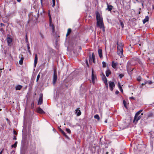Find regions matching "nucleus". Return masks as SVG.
<instances>
[{
  "instance_id": "f257e3e1",
  "label": "nucleus",
  "mask_w": 154,
  "mask_h": 154,
  "mask_svg": "<svg viewBox=\"0 0 154 154\" xmlns=\"http://www.w3.org/2000/svg\"><path fill=\"white\" fill-rule=\"evenodd\" d=\"M97 26L100 29H102L103 32H105V27L103 20H97Z\"/></svg>"
},
{
  "instance_id": "f03ea898",
  "label": "nucleus",
  "mask_w": 154,
  "mask_h": 154,
  "mask_svg": "<svg viewBox=\"0 0 154 154\" xmlns=\"http://www.w3.org/2000/svg\"><path fill=\"white\" fill-rule=\"evenodd\" d=\"M89 61L90 63L94 62L95 63V58L94 53H93L91 56H90L89 57Z\"/></svg>"
},
{
  "instance_id": "7ed1b4c3",
  "label": "nucleus",
  "mask_w": 154,
  "mask_h": 154,
  "mask_svg": "<svg viewBox=\"0 0 154 154\" xmlns=\"http://www.w3.org/2000/svg\"><path fill=\"white\" fill-rule=\"evenodd\" d=\"M57 79V76L56 72L55 71H54L53 82V84L54 85L56 83Z\"/></svg>"
},
{
  "instance_id": "20e7f679",
  "label": "nucleus",
  "mask_w": 154,
  "mask_h": 154,
  "mask_svg": "<svg viewBox=\"0 0 154 154\" xmlns=\"http://www.w3.org/2000/svg\"><path fill=\"white\" fill-rule=\"evenodd\" d=\"M50 26L52 29V32L54 33L55 32L54 26L52 21V20H50Z\"/></svg>"
},
{
  "instance_id": "39448f33",
  "label": "nucleus",
  "mask_w": 154,
  "mask_h": 154,
  "mask_svg": "<svg viewBox=\"0 0 154 154\" xmlns=\"http://www.w3.org/2000/svg\"><path fill=\"white\" fill-rule=\"evenodd\" d=\"M109 84L110 89L111 91H112L115 86L114 83L113 82L110 81L109 82Z\"/></svg>"
},
{
  "instance_id": "423d86ee",
  "label": "nucleus",
  "mask_w": 154,
  "mask_h": 154,
  "mask_svg": "<svg viewBox=\"0 0 154 154\" xmlns=\"http://www.w3.org/2000/svg\"><path fill=\"white\" fill-rule=\"evenodd\" d=\"M96 19H102V17L98 11L96 12Z\"/></svg>"
},
{
  "instance_id": "0eeeda50",
  "label": "nucleus",
  "mask_w": 154,
  "mask_h": 154,
  "mask_svg": "<svg viewBox=\"0 0 154 154\" xmlns=\"http://www.w3.org/2000/svg\"><path fill=\"white\" fill-rule=\"evenodd\" d=\"M92 81L93 82V84L94 83V81L95 80L96 78V76L95 75H94V70L92 69Z\"/></svg>"
},
{
  "instance_id": "6e6552de",
  "label": "nucleus",
  "mask_w": 154,
  "mask_h": 154,
  "mask_svg": "<svg viewBox=\"0 0 154 154\" xmlns=\"http://www.w3.org/2000/svg\"><path fill=\"white\" fill-rule=\"evenodd\" d=\"M42 95L41 94L40 95L39 98L38 102V104L41 105L42 103Z\"/></svg>"
},
{
  "instance_id": "1a4fd4ad",
  "label": "nucleus",
  "mask_w": 154,
  "mask_h": 154,
  "mask_svg": "<svg viewBox=\"0 0 154 154\" xmlns=\"http://www.w3.org/2000/svg\"><path fill=\"white\" fill-rule=\"evenodd\" d=\"M118 65V63L117 62L112 61V68L115 69L116 68L117 66Z\"/></svg>"
},
{
  "instance_id": "9d476101",
  "label": "nucleus",
  "mask_w": 154,
  "mask_h": 154,
  "mask_svg": "<svg viewBox=\"0 0 154 154\" xmlns=\"http://www.w3.org/2000/svg\"><path fill=\"white\" fill-rule=\"evenodd\" d=\"M118 51H117V54L119 56H122L123 54V49H117Z\"/></svg>"
},
{
  "instance_id": "9b49d317",
  "label": "nucleus",
  "mask_w": 154,
  "mask_h": 154,
  "mask_svg": "<svg viewBox=\"0 0 154 154\" xmlns=\"http://www.w3.org/2000/svg\"><path fill=\"white\" fill-rule=\"evenodd\" d=\"M117 49L120 50V49H122V44L121 43H119L118 42H117Z\"/></svg>"
},
{
  "instance_id": "f8f14e48",
  "label": "nucleus",
  "mask_w": 154,
  "mask_h": 154,
  "mask_svg": "<svg viewBox=\"0 0 154 154\" xmlns=\"http://www.w3.org/2000/svg\"><path fill=\"white\" fill-rule=\"evenodd\" d=\"M38 59L37 55L36 54H35L34 59V67H36V64L37 63Z\"/></svg>"
},
{
  "instance_id": "ddd939ff",
  "label": "nucleus",
  "mask_w": 154,
  "mask_h": 154,
  "mask_svg": "<svg viewBox=\"0 0 154 154\" xmlns=\"http://www.w3.org/2000/svg\"><path fill=\"white\" fill-rule=\"evenodd\" d=\"M107 8L106 9V10H108L109 11H110L112 9L113 7L111 5H109L108 3H107Z\"/></svg>"
},
{
  "instance_id": "4468645a",
  "label": "nucleus",
  "mask_w": 154,
  "mask_h": 154,
  "mask_svg": "<svg viewBox=\"0 0 154 154\" xmlns=\"http://www.w3.org/2000/svg\"><path fill=\"white\" fill-rule=\"evenodd\" d=\"M37 112L41 114H43L44 113V112L43 110L40 107L38 108L37 109Z\"/></svg>"
},
{
  "instance_id": "2eb2a0df",
  "label": "nucleus",
  "mask_w": 154,
  "mask_h": 154,
  "mask_svg": "<svg viewBox=\"0 0 154 154\" xmlns=\"http://www.w3.org/2000/svg\"><path fill=\"white\" fill-rule=\"evenodd\" d=\"M7 42L9 45L12 42V39L11 38L8 37L7 38Z\"/></svg>"
},
{
  "instance_id": "dca6fc26",
  "label": "nucleus",
  "mask_w": 154,
  "mask_h": 154,
  "mask_svg": "<svg viewBox=\"0 0 154 154\" xmlns=\"http://www.w3.org/2000/svg\"><path fill=\"white\" fill-rule=\"evenodd\" d=\"M79 109V108L75 110L76 113H77V116H79L81 114V112L80 110Z\"/></svg>"
},
{
  "instance_id": "f3484780",
  "label": "nucleus",
  "mask_w": 154,
  "mask_h": 154,
  "mask_svg": "<svg viewBox=\"0 0 154 154\" xmlns=\"http://www.w3.org/2000/svg\"><path fill=\"white\" fill-rule=\"evenodd\" d=\"M104 149H100L98 150V153L99 154H103L104 152Z\"/></svg>"
},
{
  "instance_id": "a211bd4d",
  "label": "nucleus",
  "mask_w": 154,
  "mask_h": 154,
  "mask_svg": "<svg viewBox=\"0 0 154 154\" xmlns=\"http://www.w3.org/2000/svg\"><path fill=\"white\" fill-rule=\"evenodd\" d=\"M98 53L99 55V56L100 58L102 57V50L101 49H99L98 50Z\"/></svg>"
},
{
  "instance_id": "6ab92c4d",
  "label": "nucleus",
  "mask_w": 154,
  "mask_h": 154,
  "mask_svg": "<svg viewBox=\"0 0 154 154\" xmlns=\"http://www.w3.org/2000/svg\"><path fill=\"white\" fill-rule=\"evenodd\" d=\"M22 87V86H21L20 85H18L16 87H15L16 90H20L21 89Z\"/></svg>"
},
{
  "instance_id": "aec40b11",
  "label": "nucleus",
  "mask_w": 154,
  "mask_h": 154,
  "mask_svg": "<svg viewBox=\"0 0 154 154\" xmlns=\"http://www.w3.org/2000/svg\"><path fill=\"white\" fill-rule=\"evenodd\" d=\"M131 65L130 62H128L127 63V70H128L130 69V66Z\"/></svg>"
},
{
  "instance_id": "412c9836",
  "label": "nucleus",
  "mask_w": 154,
  "mask_h": 154,
  "mask_svg": "<svg viewBox=\"0 0 154 154\" xmlns=\"http://www.w3.org/2000/svg\"><path fill=\"white\" fill-rule=\"evenodd\" d=\"M111 73L110 70L109 69H107L106 72V76L107 77L109 76V75Z\"/></svg>"
},
{
  "instance_id": "4be33fe9",
  "label": "nucleus",
  "mask_w": 154,
  "mask_h": 154,
  "mask_svg": "<svg viewBox=\"0 0 154 154\" xmlns=\"http://www.w3.org/2000/svg\"><path fill=\"white\" fill-rule=\"evenodd\" d=\"M118 86L119 88V89L120 91L121 92H123V89H122V87H121V86L120 85V83H119V82H118Z\"/></svg>"
},
{
  "instance_id": "5701e85b",
  "label": "nucleus",
  "mask_w": 154,
  "mask_h": 154,
  "mask_svg": "<svg viewBox=\"0 0 154 154\" xmlns=\"http://www.w3.org/2000/svg\"><path fill=\"white\" fill-rule=\"evenodd\" d=\"M152 82L151 81H145V84H148L149 85H151L152 83Z\"/></svg>"
},
{
  "instance_id": "b1692460",
  "label": "nucleus",
  "mask_w": 154,
  "mask_h": 154,
  "mask_svg": "<svg viewBox=\"0 0 154 154\" xmlns=\"http://www.w3.org/2000/svg\"><path fill=\"white\" fill-rule=\"evenodd\" d=\"M138 116H136V115H135L133 121V123H135V122H137L138 121L137 120Z\"/></svg>"
},
{
  "instance_id": "393cba45",
  "label": "nucleus",
  "mask_w": 154,
  "mask_h": 154,
  "mask_svg": "<svg viewBox=\"0 0 154 154\" xmlns=\"http://www.w3.org/2000/svg\"><path fill=\"white\" fill-rule=\"evenodd\" d=\"M71 32V29L70 28L68 29L67 32L66 34V36H68L70 34Z\"/></svg>"
},
{
  "instance_id": "a878e982",
  "label": "nucleus",
  "mask_w": 154,
  "mask_h": 154,
  "mask_svg": "<svg viewBox=\"0 0 154 154\" xmlns=\"http://www.w3.org/2000/svg\"><path fill=\"white\" fill-rule=\"evenodd\" d=\"M23 59H24L23 57H22L21 58V59H20V60L19 61V63L21 65L23 64Z\"/></svg>"
},
{
  "instance_id": "bb28decb",
  "label": "nucleus",
  "mask_w": 154,
  "mask_h": 154,
  "mask_svg": "<svg viewBox=\"0 0 154 154\" xmlns=\"http://www.w3.org/2000/svg\"><path fill=\"white\" fill-rule=\"evenodd\" d=\"M94 117L95 119H97L98 120H99V119H100V117H99V115L97 114L95 115L94 116Z\"/></svg>"
},
{
  "instance_id": "cd10ccee",
  "label": "nucleus",
  "mask_w": 154,
  "mask_h": 154,
  "mask_svg": "<svg viewBox=\"0 0 154 154\" xmlns=\"http://www.w3.org/2000/svg\"><path fill=\"white\" fill-rule=\"evenodd\" d=\"M143 110L142 109H141L139 111H138L136 114V116H138L139 114Z\"/></svg>"
},
{
  "instance_id": "c85d7f7f",
  "label": "nucleus",
  "mask_w": 154,
  "mask_h": 154,
  "mask_svg": "<svg viewBox=\"0 0 154 154\" xmlns=\"http://www.w3.org/2000/svg\"><path fill=\"white\" fill-rule=\"evenodd\" d=\"M17 142H15L14 144L11 145V147L16 148L17 147Z\"/></svg>"
},
{
  "instance_id": "c756f323",
  "label": "nucleus",
  "mask_w": 154,
  "mask_h": 154,
  "mask_svg": "<svg viewBox=\"0 0 154 154\" xmlns=\"http://www.w3.org/2000/svg\"><path fill=\"white\" fill-rule=\"evenodd\" d=\"M120 25L122 26V28H123L124 26V24L123 22L121 20H120Z\"/></svg>"
},
{
  "instance_id": "7c9ffc66",
  "label": "nucleus",
  "mask_w": 154,
  "mask_h": 154,
  "mask_svg": "<svg viewBox=\"0 0 154 154\" xmlns=\"http://www.w3.org/2000/svg\"><path fill=\"white\" fill-rule=\"evenodd\" d=\"M103 67L105 68L106 66V63L104 61L102 62Z\"/></svg>"
},
{
  "instance_id": "2f4dec72",
  "label": "nucleus",
  "mask_w": 154,
  "mask_h": 154,
  "mask_svg": "<svg viewBox=\"0 0 154 154\" xmlns=\"http://www.w3.org/2000/svg\"><path fill=\"white\" fill-rule=\"evenodd\" d=\"M53 2V5L52 7H54L55 5V0H52Z\"/></svg>"
},
{
  "instance_id": "473e14b6",
  "label": "nucleus",
  "mask_w": 154,
  "mask_h": 154,
  "mask_svg": "<svg viewBox=\"0 0 154 154\" xmlns=\"http://www.w3.org/2000/svg\"><path fill=\"white\" fill-rule=\"evenodd\" d=\"M40 77V75L39 74H38V75L37 77V78H36V82H38V80H39Z\"/></svg>"
},
{
  "instance_id": "72a5a7b5",
  "label": "nucleus",
  "mask_w": 154,
  "mask_h": 154,
  "mask_svg": "<svg viewBox=\"0 0 154 154\" xmlns=\"http://www.w3.org/2000/svg\"><path fill=\"white\" fill-rule=\"evenodd\" d=\"M66 131L68 133H69V134L70 133L71 131L69 129L66 128Z\"/></svg>"
},
{
  "instance_id": "f704fd0d",
  "label": "nucleus",
  "mask_w": 154,
  "mask_h": 154,
  "mask_svg": "<svg viewBox=\"0 0 154 154\" xmlns=\"http://www.w3.org/2000/svg\"><path fill=\"white\" fill-rule=\"evenodd\" d=\"M104 83L106 85V86L107 87H108V83H107V80H105V81H104Z\"/></svg>"
},
{
  "instance_id": "c9c22d12",
  "label": "nucleus",
  "mask_w": 154,
  "mask_h": 154,
  "mask_svg": "<svg viewBox=\"0 0 154 154\" xmlns=\"http://www.w3.org/2000/svg\"><path fill=\"white\" fill-rule=\"evenodd\" d=\"M124 76V75L123 74H120L119 75V76L120 79L122 78Z\"/></svg>"
},
{
  "instance_id": "e433bc0d",
  "label": "nucleus",
  "mask_w": 154,
  "mask_h": 154,
  "mask_svg": "<svg viewBox=\"0 0 154 154\" xmlns=\"http://www.w3.org/2000/svg\"><path fill=\"white\" fill-rule=\"evenodd\" d=\"M61 131L63 135L65 136H66L65 132L63 131L62 130H61Z\"/></svg>"
},
{
  "instance_id": "4c0bfd02",
  "label": "nucleus",
  "mask_w": 154,
  "mask_h": 154,
  "mask_svg": "<svg viewBox=\"0 0 154 154\" xmlns=\"http://www.w3.org/2000/svg\"><path fill=\"white\" fill-rule=\"evenodd\" d=\"M103 80L104 81L107 80V79L105 76H104L103 78Z\"/></svg>"
},
{
  "instance_id": "58836bf2",
  "label": "nucleus",
  "mask_w": 154,
  "mask_h": 154,
  "mask_svg": "<svg viewBox=\"0 0 154 154\" xmlns=\"http://www.w3.org/2000/svg\"><path fill=\"white\" fill-rule=\"evenodd\" d=\"M27 48H28V52L30 53V51L29 50L30 47L29 46V45L28 44H27Z\"/></svg>"
},
{
  "instance_id": "ea45409f",
  "label": "nucleus",
  "mask_w": 154,
  "mask_h": 154,
  "mask_svg": "<svg viewBox=\"0 0 154 154\" xmlns=\"http://www.w3.org/2000/svg\"><path fill=\"white\" fill-rule=\"evenodd\" d=\"M149 20H143V24L145 23L146 22L148 21Z\"/></svg>"
},
{
  "instance_id": "a19ab883",
  "label": "nucleus",
  "mask_w": 154,
  "mask_h": 154,
  "mask_svg": "<svg viewBox=\"0 0 154 154\" xmlns=\"http://www.w3.org/2000/svg\"><path fill=\"white\" fill-rule=\"evenodd\" d=\"M123 103L125 106L126 107V103L125 100L123 101Z\"/></svg>"
},
{
  "instance_id": "79ce46f5",
  "label": "nucleus",
  "mask_w": 154,
  "mask_h": 154,
  "mask_svg": "<svg viewBox=\"0 0 154 154\" xmlns=\"http://www.w3.org/2000/svg\"><path fill=\"white\" fill-rule=\"evenodd\" d=\"M141 118V116H138V117H137V120H139V119H140Z\"/></svg>"
},
{
  "instance_id": "37998d69",
  "label": "nucleus",
  "mask_w": 154,
  "mask_h": 154,
  "mask_svg": "<svg viewBox=\"0 0 154 154\" xmlns=\"http://www.w3.org/2000/svg\"><path fill=\"white\" fill-rule=\"evenodd\" d=\"M119 91H118V90H117L116 92H115V93L116 94H119Z\"/></svg>"
},
{
  "instance_id": "c03bdc74",
  "label": "nucleus",
  "mask_w": 154,
  "mask_h": 154,
  "mask_svg": "<svg viewBox=\"0 0 154 154\" xmlns=\"http://www.w3.org/2000/svg\"><path fill=\"white\" fill-rule=\"evenodd\" d=\"M130 99H133V100H134V98L133 97H130L129 98Z\"/></svg>"
},
{
  "instance_id": "a18cd8bd",
  "label": "nucleus",
  "mask_w": 154,
  "mask_h": 154,
  "mask_svg": "<svg viewBox=\"0 0 154 154\" xmlns=\"http://www.w3.org/2000/svg\"><path fill=\"white\" fill-rule=\"evenodd\" d=\"M26 42H27L28 41V38H27L26 35Z\"/></svg>"
},
{
  "instance_id": "49530a36",
  "label": "nucleus",
  "mask_w": 154,
  "mask_h": 154,
  "mask_svg": "<svg viewBox=\"0 0 154 154\" xmlns=\"http://www.w3.org/2000/svg\"><path fill=\"white\" fill-rule=\"evenodd\" d=\"M149 18V17L147 16L146 17V18L144 19H148Z\"/></svg>"
},
{
  "instance_id": "de8ad7c7",
  "label": "nucleus",
  "mask_w": 154,
  "mask_h": 154,
  "mask_svg": "<svg viewBox=\"0 0 154 154\" xmlns=\"http://www.w3.org/2000/svg\"><path fill=\"white\" fill-rule=\"evenodd\" d=\"M14 140H16V136H14V137L13 138Z\"/></svg>"
},
{
  "instance_id": "09e8293b",
  "label": "nucleus",
  "mask_w": 154,
  "mask_h": 154,
  "mask_svg": "<svg viewBox=\"0 0 154 154\" xmlns=\"http://www.w3.org/2000/svg\"><path fill=\"white\" fill-rule=\"evenodd\" d=\"M0 24L2 26H4V24L2 23H0Z\"/></svg>"
},
{
  "instance_id": "8fccbe9b",
  "label": "nucleus",
  "mask_w": 154,
  "mask_h": 154,
  "mask_svg": "<svg viewBox=\"0 0 154 154\" xmlns=\"http://www.w3.org/2000/svg\"><path fill=\"white\" fill-rule=\"evenodd\" d=\"M14 134H17V133L15 131H14Z\"/></svg>"
},
{
  "instance_id": "3c124183",
  "label": "nucleus",
  "mask_w": 154,
  "mask_h": 154,
  "mask_svg": "<svg viewBox=\"0 0 154 154\" xmlns=\"http://www.w3.org/2000/svg\"><path fill=\"white\" fill-rule=\"evenodd\" d=\"M145 84H145V81L144 82V83H142V85H145Z\"/></svg>"
},
{
  "instance_id": "603ef678",
  "label": "nucleus",
  "mask_w": 154,
  "mask_h": 154,
  "mask_svg": "<svg viewBox=\"0 0 154 154\" xmlns=\"http://www.w3.org/2000/svg\"><path fill=\"white\" fill-rule=\"evenodd\" d=\"M86 64H87V65L88 66V62L87 61H86Z\"/></svg>"
},
{
  "instance_id": "864d4df0",
  "label": "nucleus",
  "mask_w": 154,
  "mask_h": 154,
  "mask_svg": "<svg viewBox=\"0 0 154 154\" xmlns=\"http://www.w3.org/2000/svg\"><path fill=\"white\" fill-rule=\"evenodd\" d=\"M17 1L18 2H20L21 1V0H17Z\"/></svg>"
},
{
  "instance_id": "5fc2aeb1",
  "label": "nucleus",
  "mask_w": 154,
  "mask_h": 154,
  "mask_svg": "<svg viewBox=\"0 0 154 154\" xmlns=\"http://www.w3.org/2000/svg\"><path fill=\"white\" fill-rule=\"evenodd\" d=\"M108 153H109V152H106V154H108Z\"/></svg>"
},
{
  "instance_id": "6e6d98bb",
  "label": "nucleus",
  "mask_w": 154,
  "mask_h": 154,
  "mask_svg": "<svg viewBox=\"0 0 154 154\" xmlns=\"http://www.w3.org/2000/svg\"><path fill=\"white\" fill-rule=\"evenodd\" d=\"M49 18H50V19H51V16L50 15H49Z\"/></svg>"
},
{
  "instance_id": "4d7b16f0",
  "label": "nucleus",
  "mask_w": 154,
  "mask_h": 154,
  "mask_svg": "<svg viewBox=\"0 0 154 154\" xmlns=\"http://www.w3.org/2000/svg\"><path fill=\"white\" fill-rule=\"evenodd\" d=\"M2 151H1L0 152V154H2Z\"/></svg>"
},
{
  "instance_id": "13d9d810",
  "label": "nucleus",
  "mask_w": 154,
  "mask_h": 154,
  "mask_svg": "<svg viewBox=\"0 0 154 154\" xmlns=\"http://www.w3.org/2000/svg\"><path fill=\"white\" fill-rule=\"evenodd\" d=\"M41 0V3H42V0Z\"/></svg>"
},
{
  "instance_id": "bf43d9fd",
  "label": "nucleus",
  "mask_w": 154,
  "mask_h": 154,
  "mask_svg": "<svg viewBox=\"0 0 154 154\" xmlns=\"http://www.w3.org/2000/svg\"><path fill=\"white\" fill-rule=\"evenodd\" d=\"M29 20H28V23H29Z\"/></svg>"
},
{
  "instance_id": "052dcab7",
  "label": "nucleus",
  "mask_w": 154,
  "mask_h": 154,
  "mask_svg": "<svg viewBox=\"0 0 154 154\" xmlns=\"http://www.w3.org/2000/svg\"><path fill=\"white\" fill-rule=\"evenodd\" d=\"M60 130L61 131V130H62L61 128H59Z\"/></svg>"
},
{
  "instance_id": "680f3d73",
  "label": "nucleus",
  "mask_w": 154,
  "mask_h": 154,
  "mask_svg": "<svg viewBox=\"0 0 154 154\" xmlns=\"http://www.w3.org/2000/svg\"><path fill=\"white\" fill-rule=\"evenodd\" d=\"M105 122H107V120H106L105 121Z\"/></svg>"
},
{
  "instance_id": "e2e57ef3",
  "label": "nucleus",
  "mask_w": 154,
  "mask_h": 154,
  "mask_svg": "<svg viewBox=\"0 0 154 154\" xmlns=\"http://www.w3.org/2000/svg\"><path fill=\"white\" fill-rule=\"evenodd\" d=\"M143 113H142L141 114V115H143Z\"/></svg>"
},
{
  "instance_id": "0e129e2a",
  "label": "nucleus",
  "mask_w": 154,
  "mask_h": 154,
  "mask_svg": "<svg viewBox=\"0 0 154 154\" xmlns=\"http://www.w3.org/2000/svg\"><path fill=\"white\" fill-rule=\"evenodd\" d=\"M137 79L138 80V81H140V80H139V79Z\"/></svg>"
},
{
  "instance_id": "69168bd1",
  "label": "nucleus",
  "mask_w": 154,
  "mask_h": 154,
  "mask_svg": "<svg viewBox=\"0 0 154 154\" xmlns=\"http://www.w3.org/2000/svg\"><path fill=\"white\" fill-rule=\"evenodd\" d=\"M153 8L154 9V6H153Z\"/></svg>"
},
{
  "instance_id": "338daca9",
  "label": "nucleus",
  "mask_w": 154,
  "mask_h": 154,
  "mask_svg": "<svg viewBox=\"0 0 154 154\" xmlns=\"http://www.w3.org/2000/svg\"><path fill=\"white\" fill-rule=\"evenodd\" d=\"M1 110V109H0V110Z\"/></svg>"
}]
</instances>
